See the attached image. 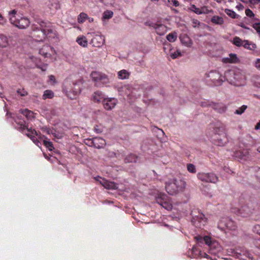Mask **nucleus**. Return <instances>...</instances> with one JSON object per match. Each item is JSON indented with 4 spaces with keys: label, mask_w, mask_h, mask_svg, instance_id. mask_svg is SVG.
<instances>
[{
    "label": "nucleus",
    "mask_w": 260,
    "mask_h": 260,
    "mask_svg": "<svg viewBox=\"0 0 260 260\" xmlns=\"http://www.w3.org/2000/svg\"><path fill=\"white\" fill-rule=\"evenodd\" d=\"M10 114L12 118L14 119L15 124L13 123L16 128L21 131L22 133L26 135L28 137L33 141L38 146L40 147L41 144L37 137H39L38 134L35 130L29 128L26 125V122L24 119L21 118V116H15L14 114L7 113V116Z\"/></svg>",
    "instance_id": "obj_1"
},
{
    "label": "nucleus",
    "mask_w": 260,
    "mask_h": 260,
    "mask_svg": "<svg viewBox=\"0 0 260 260\" xmlns=\"http://www.w3.org/2000/svg\"><path fill=\"white\" fill-rule=\"evenodd\" d=\"M37 23L40 26V29H39L38 27L35 26L32 28V29L34 31V36L40 39L38 41H42L46 37L50 38L55 35V33L49 22L39 20Z\"/></svg>",
    "instance_id": "obj_2"
},
{
    "label": "nucleus",
    "mask_w": 260,
    "mask_h": 260,
    "mask_svg": "<svg viewBox=\"0 0 260 260\" xmlns=\"http://www.w3.org/2000/svg\"><path fill=\"white\" fill-rule=\"evenodd\" d=\"M223 78L231 84L238 86L244 85L245 80L244 74L239 69L225 72Z\"/></svg>",
    "instance_id": "obj_3"
},
{
    "label": "nucleus",
    "mask_w": 260,
    "mask_h": 260,
    "mask_svg": "<svg viewBox=\"0 0 260 260\" xmlns=\"http://www.w3.org/2000/svg\"><path fill=\"white\" fill-rule=\"evenodd\" d=\"M197 241L199 243L204 241L205 244L208 246L209 252L213 255H216L222 250V247L218 242L213 240L210 237L208 236H198L196 237Z\"/></svg>",
    "instance_id": "obj_4"
},
{
    "label": "nucleus",
    "mask_w": 260,
    "mask_h": 260,
    "mask_svg": "<svg viewBox=\"0 0 260 260\" xmlns=\"http://www.w3.org/2000/svg\"><path fill=\"white\" fill-rule=\"evenodd\" d=\"M8 15L11 23L19 28H25L29 24V20L26 17H23L17 15V11L15 10L10 11Z\"/></svg>",
    "instance_id": "obj_5"
},
{
    "label": "nucleus",
    "mask_w": 260,
    "mask_h": 260,
    "mask_svg": "<svg viewBox=\"0 0 260 260\" xmlns=\"http://www.w3.org/2000/svg\"><path fill=\"white\" fill-rule=\"evenodd\" d=\"M185 186L186 183L184 181L181 179H173L166 183V189L169 194L174 195L182 191Z\"/></svg>",
    "instance_id": "obj_6"
},
{
    "label": "nucleus",
    "mask_w": 260,
    "mask_h": 260,
    "mask_svg": "<svg viewBox=\"0 0 260 260\" xmlns=\"http://www.w3.org/2000/svg\"><path fill=\"white\" fill-rule=\"evenodd\" d=\"M191 215L192 216L191 222L196 227L202 228L206 223L207 218L198 209H194L191 211Z\"/></svg>",
    "instance_id": "obj_7"
},
{
    "label": "nucleus",
    "mask_w": 260,
    "mask_h": 260,
    "mask_svg": "<svg viewBox=\"0 0 260 260\" xmlns=\"http://www.w3.org/2000/svg\"><path fill=\"white\" fill-rule=\"evenodd\" d=\"M63 92L71 99H75L81 91V86L79 83H73L64 85Z\"/></svg>",
    "instance_id": "obj_8"
},
{
    "label": "nucleus",
    "mask_w": 260,
    "mask_h": 260,
    "mask_svg": "<svg viewBox=\"0 0 260 260\" xmlns=\"http://www.w3.org/2000/svg\"><path fill=\"white\" fill-rule=\"evenodd\" d=\"M254 211L251 203L242 206L240 209L236 207H232L231 212L243 217H247L251 216Z\"/></svg>",
    "instance_id": "obj_9"
},
{
    "label": "nucleus",
    "mask_w": 260,
    "mask_h": 260,
    "mask_svg": "<svg viewBox=\"0 0 260 260\" xmlns=\"http://www.w3.org/2000/svg\"><path fill=\"white\" fill-rule=\"evenodd\" d=\"M206 79L207 81H211L213 83L216 85H220L222 83L225 81L224 79V76H222L217 71H211L206 74Z\"/></svg>",
    "instance_id": "obj_10"
},
{
    "label": "nucleus",
    "mask_w": 260,
    "mask_h": 260,
    "mask_svg": "<svg viewBox=\"0 0 260 260\" xmlns=\"http://www.w3.org/2000/svg\"><path fill=\"white\" fill-rule=\"evenodd\" d=\"M217 227L221 230L227 229L231 231H235L237 229V225L234 221L228 217L221 218L218 222Z\"/></svg>",
    "instance_id": "obj_11"
},
{
    "label": "nucleus",
    "mask_w": 260,
    "mask_h": 260,
    "mask_svg": "<svg viewBox=\"0 0 260 260\" xmlns=\"http://www.w3.org/2000/svg\"><path fill=\"white\" fill-rule=\"evenodd\" d=\"M156 202L167 210H171L173 205L170 198L165 193H159L155 198Z\"/></svg>",
    "instance_id": "obj_12"
},
{
    "label": "nucleus",
    "mask_w": 260,
    "mask_h": 260,
    "mask_svg": "<svg viewBox=\"0 0 260 260\" xmlns=\"http://www.w3.org/2000/svg\"><path fill=\"white\" fill-rule=\"evenodd\" d=\"M90 76L97 86L107 84L109 82L107 76L100 72H92L90 74Z\"/></svg>",
    "instance_id": "obj_13"
},
{
    "label": "nucleus",
    "mask_w": 260,
    "mask_h": 260,
    "mask_svg": "<svg viewBox=\"0 0 260 260\" xmlns=\"http://www.w3.org/2000/svg\"><path fill=\"white\" fill-rule=\"evenodd\" d=\"M219 131V129L218 128L215 129L214 134L212 137V140L217 145L223 146L227 142V138L224 133L222 134H218Z\"/></svg>",
    "instance_id": "obj_14"
},
{
    "label": "nucleus",
    "mask_w": 260,
    "mask_h": 260,
    "mask_svg": "<svg viewBox=\"0 0 260 260\" xmlns=\"http://www.w3.org/2000/svg\"><path fill=\"white\" fill-rule=\"evenodd\" d=\"M198 178L202 181L215 183L218 181V177L213 173H199Z\"/></svg>",
    "instance_id": "obj_15"
},
{
    "label": "nucleus",
    "mask_w": 260,
    "mask_h": 260,
    "mask_svg": "<svg viewBox=\"0 0 260 260\" xmlns=\"http://www.w3.org/2000/svg\"><path fill=\"white\" fill-rule=\"evenodd\" d=\"M149 25L154 29L157 34L160 36L164 35L168 30L167 26L159 22H151L149 24Z\"/></svg>",
    "instance_id": "obj_16"
},
{
    "label": "nucleus",
    "mask_w": 260,
    "mask_h": 260,
    "mask_svg": "<svg viewBox=\"0 0 260 260\" xmlns=\"http://www.w3.org/2000/svg\"><path fill=\"white\" fill-rule=\"evenodd\" d=\"M104 42V37L101 35H95L91 40V44L95 47H101Z\"/></svg>",
    "instance_id": "obj_17"
},
{
    "label": "nucleus",
    "mask_w": 260,
    "mask_h": 260,
    "mask_svg": "<svg viewBox=\"0 0 260 260\" xmlns=\"http://www.w3.org/2000/svg\"><path fill=\"white\" fill-rule=\"evenodd\" d=\"M117 103V100L115 98H107L104 100L103 102L104 107L107 110L114 108Z\"/></svg>",
    "instance_id": "obj_18"
},
{
    "label": "nucleus",
    "mask_w": 260,
    "mask_h": 260,
    "mask_svg": "<svg viewBox=\"0 0 260 260\" xmlns=\"http://www.w3.org/2000/svg\"><path fill=\"white\" fill-rule=\"evenodd\" d=\"M95 179L99 182L105 188L109 189H115L116 187V185L114 183L108 181L100 176L95 177Z\"/></svg>",
    "instance_id": "obj_19"
},
{
    "label": "nucleus",
    "mask_w": 260,
    "mask_h": 260,
    "mask_svg": "<svg viewBox=\"0 0 260 260\" xmlns=\"http://www.w3.org/2000/svg\"><path fill=\"white\" fill-rule=\"evenodd\" d=\"M222 61L225 63H236L239 62V59L236 54L231 53L229 56L222 58Z\"/></svg>",
    "instance_id": "obj_20"
},
{
    "label": "nucleus",
    "mask_w": 260,
    "mask_h": 260,
    "mask_svg": "<svg viewBox=\"0 0 260 260\" xmlns=\"http://www.w3.org/2000/svg\"><path fill=\"white\" fill-rule=\"evenodd\" d=\"M106 99L104 94L100 91H97L94 92L91 97V100L94 102H103Z\"/></svg>",
    "instance_id": "obj_21"
},
{
    "label": "nucleus",
    "mask_w": 260,
    "mask_h": 260,
    "mask_svg": "<svg viewBox=\"0 0 260 260\" xmlns=\"http://www.w3.org/2000/svg\"><path fill=\"white\" fill-rule=\"evenodd\" d=\"M93 147L100 149L103 148L106 145V141L104 139L100 137H95L92 138Z\"/></svg>",
    "instance_id": "obj_22"
},
{
    "label": "nucleus",
    "mask_w": 260,
    "mask_h": 260,
    "mask_svg": "<svg viewBox=\"0 0 260 260\" xmlns=\"http://www.w3.org/2000/svg\"><path fill=\"white\" fill-rule=\"evenodd\" d=\"M53 48L49 45H45L39 50V53L45 57H48L50 56V52H54Z\"/></svg>",
    "instance_id": "obj_23"
},
{
    "label": "nucleus",
    "mask_w": 260,
    "mask_h": 260,
    "mask_svg": "<svg viewBox=\"0 0 260 260\" xmlns=\"http://www.w3.org/2000/svg\"><path fill=\"white\" fill-rule=\"evenodd\" d=\"M180 39L181 43L187 47H190L192 45L191 40L185 34L181 35L180 36Z\"/></svg>",
    "instance_id": "obj_24"
},
{
    "label": "nucleus",
    "mask_w": 260,
    "mask_h": 260,
    "mask_svg": "<svg viewBox=\"0 0 260 260\" xmlns=\"http://www.w3.org/2000/svg\"><path fill=\"white\" fill-rule=\"evenodd\" d=\"M210 106L219 113H223L226 109L225 105L222 103H212L210 104Z\"/></svg>",
    "instance_id": "obj_25"
},
{
    "label": "nucleus",
    "mask_w": 260,
    "mask_h": 260,
    "mask_svg": "<svg viewBox=\"0 0 260 260\" xmlns=\"http://www.w3.org/2000/svg\"><path fill=\"white\" fill-rule=\"evenodd\" d=\"M248 251L245 248H241L233 250L232 251V255L236 258L240 259V257H242L245 254V252H248Z\"/></svg>",
    "instance_id": "obj_26"
},
{
    "label": "nucleus",
    "mask_w": 260,
    "mask_h": 260,
    "mask_svg": "<svg viewBox=\"0 0 260 260\" xmlns=\"http://www.w3.org/2000/svg\"><path fill=\"white\" fill-rule=\"evenodd\" d=\"M190 10L198 15L207 13V9L206 8L204 7L200 9L197 8L194 5L190 6Z\"/></svg>",
    "instance_id": "obj_27"
},
{
    "label": "nucleus",
    "mask_w": 260,
    "mask_h": 260,
    "mask_svg": "<svg viewBox=\"0 0 260 260\" xmlns=\"http://www.w3.org/2000/svg\"><path fill=\"white\" fill-rule=\"evenodd\" d=\"M9 45L8 38L0 34V49L6 48Z\"/></svg>",
    "instance_id": "obj_28"
},
{
    "label": "nucleus",
    "mask_w": 260,
    "mask_h": 260,
    "mask_svg": "<svg viewBox=\"0 0 260 260\" xmlns=\"http://www.w3.org/2000/svg\"><path fill=\"white\" fill-rule=\"evenodd\" d=\"M39 138L40 139V140L43 141L44 145L46 147V148L48 149L49 151H52L54 149L52 143L51 141L48 140V139L46 138H45L44 136L43 137L39 136Z\"/></svg>",
    "instance_id": "obj_29"
},
{
    "label": "nucleus",
    "mask_w": 260,
    "mask_h": 260,
    "mask_svg": "<svg viewBox=\"0 0 260 260\" xmlns=\"http://www.w3.org/2000/svg\"><path fill=\"white\" fill-rule=\"evenodd\" d=\"M77 43L82 47H86L87 46V41L85 37L80 36L77 37L76 39Z\"/></svg>",
    "instance_id": "obj_30"
},
{
    "label": "nucleus",
    "mask_w": 260,
    "mask_h": 260,
    "mask_svg": "<svg viewBox=\"0 0 260 260\" xmlns=\"http://www.w3.org/2000/svg\"><path fill=\"white\" fill-rule=\"evenodd\" d=\"M20 111L21 112V113L28 119L31 120L35 117L34 112L30 110L24 109L21 110Z\"/></svg>",
    "instance_id": "obj_31"
},
{
    "label": "nucleus",
    "mask_w": 260,
    "mask_h": 260,
    "mask_svg": "<svg viewBox=\"0 0 260 260\" xmlns=\"http://www.w3.org/2000/svg\"><path fill=\"white\" fill-rule=\"evenodd\" d=\"M117 74L119 79L121 80L127 79L129 76V73L125 70H122L119 71Z\"/></svg>",
    "instance_id": "obj_32"
},
{
    "label": "nucleus",
    "mask_w": 260,
    "mask_h": 260,
    "mask_svg": "<svg viewBox=\"0 0 260 260\" xmlns=\"http://www.w3.org/2000/svg\"><path fill=\"white\" fill-rule=\"evenodd\" d=\"M192 252L193 257H202V252L201 250L198 248L197 246H194L192 247Z\"/></svg>",
    "instance_id": "obj_33"
},
{
    "label": "nucleus",
    "mask_w": 260,
    "mask_h": 260,
    "mask_svg": "<svg viewBox=\"0 0 260 260\" xmlns=\"http://www.w3.org/2000/svg\"><path fill=\"white\" fill-rule=\"evenodd\" d=\"M96 115H97L96 118H97L98 122L100 123V124H104L105 122L102 120V119L103 118L107 119L108 118L107 115L105 113L100 112V111H98L96 113Z\"/></svg>",
    "instance_id": "obj_34"
},
{
    "label": "nucleus",
    "mask_w": 260,
    "mask_h": 260,
    "mask_svg": "<svg viewBox=\"0 0 260 260\" xmlns=\"http://www.w3.org/2000/svg\"><path fill=\"white\" fill-rule=\"evenodd\" d=\"M211 22L216 24L221 25L223 23V19L218 16H214L211 18Z\"/></svg>",
    "instance_id": "obj_35"
},
{
    "label": "nucleus",
    "mask_w": 260,
    "mask_h": 260,
    "mask_svg": "<svg viewBox=\"0 0 260 260\" xmlns=\"http://www.w3.org/2000/svg\"><path fill=\"white\" fill-rule=\"evenodd\" d=\"M177 38V34L176 32L169 34L166 37L167 40L170 42H174L176 40Z\"/></svg>",
    "instance_id": "obj_36"
},
{
    "label": "nucleus",
    "mask_w": 260,
    "mask_h": 260,
    "mask_svg": "<svg viewBox=\"0 0 260 260\" xmlns=\"http://www.w3.org/2000/svg\"><path fill=\"white\" fill-rule=\"evenodd\" d=\"M137 159V157L135 155L133 154H130L127 155L124 158V161L125 162H136Z\"/></svg>",
    "instance_id": "obj_37"
},
{
    "label": "nucleus",
    "mask_w": 260,
    "mask_h": 260,
    "mask_svg": "<svg viewBox=\"0 0 260 260\" xmlns=\"http://www.w3.org/2000/svg\"><path fill=\"white\" fill-rule=\"evenodd\" d=\"M54 96V93L50 90H46L44 92L43 99L46 100L47 99H52Z\"/></svg>",
    "instance_id": "obj_38"
},
{
    "label": "nucleus",
    "mask_w": 260,
    "mask_h": 260,
    "mask_svg": "<svg viewBox=\"0 0 260 260\" xmlns=\"http://www.w3.org/2000/svg\"><path fill=\"white\" fill-rule=\"evenodd\" d=\"M242 46H243L244 48L249 49L253 50L255 48V45L253 44H250L248 41L244 40L243 42V45Z\"/></svg>",
    "instance_id": "obj_39"
},
{
    "label": "nucleus",
    "mask_w": 260,
    "mask_h": 260,
    "mask_svg": "<svg viewBox=\"0 0 260 260\" xmlns=\"http://www.w3.org/2000/svg\"><path fill=\"white\" fill-rule=\"evenodd\" d=\"M87 18V15L85 13H81L78 17V21L80 23H82Z\"/></svg>",
    "instance_id": "obj_40"
},
{
    "label": "nucleus",
    "mask_w": 260,
    "mask_h": 260,
    "mask_svg": "<svg viewBox=\"0 0 260 260\" xmlns=\"http://www.w3.org/2000/svg\"><path fill=\"white\" fill-rule=\"evenodd\" d=\"M243 41H242L240 38L235 37L234 38L233 40V43L238 47L242 46L243 45Z\"/></svg>",
    "instance_id": "obj_41"
},
{
    "label": "nucleus",
    "mask_w": 260,
    "mask_h": 260,
    "mask_svg": "<svg viewBox=\"0 0 260 260\" xmlns=\"http://www.w3.org/2000/svg\"><path fill=\"white\" fill-rule=\"evenodd\" d=\"M113 15V13L111 11L107 10L103 13L102 18L103 19H108L111 18Z\"/></svg>",
    "instance_id": "obj_42"
},
{
    "label": "nucleus",
    "mask_w": 260,
    "mask_h": 260,
    "mask_svg": "<svg viewBox=\"0 0 260 260\" xmlns=\"http://www.w3.org/2000/svg\"><path fill=\"white\" fill-rule=\"evenodd\" d=\"M247 108V106L246 105H243L241 107L237 109L234 112L235 114L237 115H241L243 114L246 109Z\"/></svg>",
    "instance_id": "obj_43"
},
{
    "label": "nucleus",
    "mask_w": 260,
    "mask_h": 260,
    "mask_svg": "<svg viewBox=\"0 0 260 260\" xmlns=\"http://www.w3.org/2000/svg\"><path fill=\"white\" fill-rule=\"evenodd\" d=\"M43 132L44 133H46L47 134H49V135H50V134H52L54 137H55L58 139H60L62 137V134H59L57 136L56 134L53 133L52 131L48 128H45L43 130Z\"/></svg>",
    "instance_id": "obj_44"
},
{
    "label": "nucleus",
    "mask_w": 260,
    "mask_h": 260,
    "mask_svg": "<svg viewBox=\"0 0 260 260\" xmlns=\"http://www.w3.org/2000/svg\"><path fill=\"white\" fill-rule=\"evenodd\" d=\"M225 13H226V14L227 15H228L229 16L231 17L232 18H236V16H237L236 13L234 11H233L232 10H230L229 9H226L225 10Z\"/></svg>",
    "instance_id": "obj_45"
},
{
    "label": "nucleus",
    "mask_w": 260,
    "mask_h": 260,
    "mask_svg": "<svg viewBox=\"0 0 260 260\" xmlns=\"http://www.w3.org/2000/svg\"><path fill=\"white\" fill-rule=\"evenodd\" d=\"M182 55V52L180 50H177L174 52H172L170 54L171 57L173 59H175L179 56H181Z\"/></svg>",
    "instance_id": "obj_46"
},
{
    "label": "nucleus",
    "mask_w": 260,
    "mask_h": 260,
    "mask_svg": "<svg viewBox=\"0 0 260 260\" xmlns=\"http://www.w3.org/2000/svg\"><path fill=\"white\" fill-rule=\"evenodd\" d=\"M245 254L242 257H240V260H252L251 254L248 252H245Z\"/></svg>",
    "instance_id": "obj_47"
},
{
    "label": "nucleus",
    "mask_w": 260,
    "mask_h": 260,
    "mask_svg": "<svg viewBox=\"0 0 260 260\" xmlns=\"http://www.w3.org/2000/svg\"><path fill=\"white\" fill-rule=\"evenodd\" d=\"M187 169L188 172L194 173L196 172V169L194 165L191 164H188L187 166Z\"/></svg>",
    "instance_id": "obj_48"
},
{
    "label": "nucleus",
    "mask_w": 260,
    "mask_h": 260,
    "mask_svg": "<svg viewBox=\"0 0 260 260\" xmlns=\"http://www.w3.org/2000/svg\"><path fill=\"white\" fill-rule=\"evenodd\" d=\"M17 92L22 96H25L27 94V92L24 89H18Z\"/></svg>",
    "instance_id": "obj_49"
},
{
    "label": "nucleus",
    "mask_w": 260,
    "mask_h": 260,
    "mask_svg": "<svg viewBox=\"0 0 260 260\" xmlns=\"http://www.w3.org/2000/svg\"><path fill=\"white\" fill-rule=\"evenodd\" d=\"M253 28L256 30V31L260 34V21L258 22H255L253 25Z\"/></svg>",
    "instance_id": "obj_50"
},
{
    "label": "nucleus",
    "mask_w": 260,
    "mask_h": 260,
    "mask_svg": "<svg viewBox=\"0 0 260 260\" xmlns=\"http://www.w3.org/2000/svg\"><path fill=\"white\" fill-rule=\"evenodd\" d=\"M254 66L258 70H260V58H257L253 62Z\"/></svg>",
    "instance_id": "obj_51"
},
{
    "label": "nucleus",
    "mask_w": 260,
    "mask_h": 260,
    "mask_svg": "<svg viewBox=\"0 0 260 260\" xmlns=\"http://www.w3.org/2000/svg\"><path fill=\"white\" fill-rule=\"evenodd\" d=\"M245 14L247 16L249 17H252L254 16L253 12L249 9H247L245 10Z\"/></svg>",
    "instance_id": "obj_52"
},
{
    "label": "nucleus",
    "mask_w": 260,
    "mask_h": 260,
    "mask_svg": "<svg viewBox=\"0 0 260 260\" xmlns=\"http://www.w3.org/2000/svg\"><path fill=\"white\" fill-rule=\"evenodd\" d=\"M49 81L51 84H54L55 83V78L53 75H50L49 76Z\"/></svg>",
    "instance_id": "obj_53"
},
{
    "label": "nucleus",
    "mask_w": 260,
    "mask_h": 260,
    "mask_svg": "<svg viewBox=\"0 0 260 260\" xmlns=\"http://www.w3.org/2000/svg\"><path fill=\"white\" fill-rule=\"evenodd\" d=\"M7 23V20L0 13V24L5 25Z\"/></svg>",
    "instance_id": "obj_54"
},
{
    "label": "nucleus",
    "mask_w": 260,
    "mask_h": 260,
    "mask_svg": "<svg viewBox=\"0 0 260 260\" xmlns=\"http://www.w3.org/2000/svg\"><path fill=\"white\" fill-rule=\"evenodd\" d=\"M169 3L175 7H177L179 5V2L177 0H168Z\"/></svg>",
    "instance_id": "obj_55"
},
{
    "label": "nucleus",
    "mask_w": 260,
    "mask_h": 260,
    "mask_svg": "<svg viewBox=\"0 0 260 260\" xmlns=\"http://www.w3.org/2000/svg\"><path fill=\"white\" fill-rule=\"evenodd\" d=\"M253 231L260 235V225H256L253 228Z\"/></svg>",
    "instance_id": "obj_56"
},
{
    "label": "nucleus",
    "mask_w": 260,
    "mask_h": 260,
    "mask_svg": "<svg viewBox=\"0 0 260 260\" xmlns=\"http://www.w3.org/2000/svg\"><path fill=\"white\" fill-rule=\"evenodd\" d=\"M85 143L86 145H88L89 146L93 147V143L92 142V139H89L86 140L85 141Z\"/></svg>",
    "instance_id": "obj_57"
},
{
    "label": "nucleus",
    "mask_w": 260,
    "mask_h": 260,
    "mask_svg": "<svg viewBox=\"0 0 260 260\" xmlns=\"http://www.w3.org/2000/svg\"><path fill=\"white\" fill-rule=\"evenodd\" d=\"M192 23H193V26L194 27H197V26H199L201 24V23L200 21H199L198 20H196V19H193L192 20Z\"/></svg>",
    "instance_id": "obj_58"
},
{
    "label": "nucleus",
    "mask_w": 260,
    "mask_h": 260,
    "mask_svg": "<svg viewBox=\"0 0 260 260\" xmlns=\"http://www.w3.org/2000/svg\"><path fill=\"white\" fill-rule=\"evenodd\" d=\"M94 131L97 133H101L103 132L102 128H101L99 126L96 125L94 127Z\"/></svg>",
    "instance_id": "obj_59"
},
{
    "label": "nucleus",
    "mask_w": 260,
    "mask_h": 260,
    "mask_svg": "<svg viewBox=\"0 0 260 260\" xmlns=\"http://www.w3.org/2000/svg\"><path fill=\"white\" fill-rule=\"evenodd\" d=\"M48 5L50 7V8L51 9H57L58 8V4L56 3H54V4L52 3L51 6H50L49 4H48Z\"/></svg>",
    "instance_id": "obj_60"
},
{
    "label": "nucleus",
    "mask_w": 260,
    "mask_h": 260,
    "mask_svg": "<svg viewBox=\"0 0 260 260\" xmlns=\"http://www.w3.org/2000/svg\"><path fill=\"white\" fill-rule=\"evenodd\" d=\"M255 176L260 180V168H258L256 172Z\"/></svg>",
    "instance_id": "obj_61"
},
{
    "label": "nucleus",
    "mask_w": 260,
    "mask_h": 260,
    "mask_svg": "<svg viewBox=\"0 0 260 260\" xmlns=\"http://www.w3.org/2000/svg\"><path fill=\"white\" fill-rule=\"evenodd\" d=\"M254 128L256 130L260 129V120H259V121L258 122H257L256 123V124Z\"/></svg>",
    "instance_id": "obj_62"
},
{
    "label": "nucleus",
    "mask_w": 260,
    "mask_h": 260,
    "mask_svg": "<svg viewBox=\"0 0 260 260\" xmlns=\"http://www.w3.org/2000/svg\"><path fill=\"white\" fill-rule=\"evenodd\" d=\"M202 257L206 258H210L209 255L206 253L202 252Z\"/></svg>",
    "instance_id": "obj_63"
},
{
    "label": "nucleus",
    "mask_w": 260,
    "mask_h": 260,
    "mask_svg": "<svg viewBox=\"0 0 260 260\" xmlns=\"http://www.w3.org/2000/svg\"><path fill=\"white\" fill-rule=\"evenodd\" d=\"M237 8H238L239 10L243 9V6L241 4H240L239 5H237Z\"/></svg>",
    "instance_id": "obj_64"
}]
</instances>
